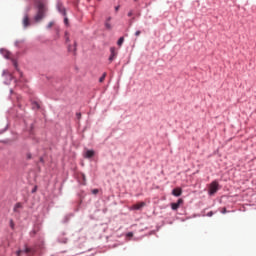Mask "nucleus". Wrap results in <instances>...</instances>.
I'll use <instances>...</instances> for the list:
<instances>
[{"mask_svg":"<svg viewBox=\"0 0 256 256\" xmlns=\"http://www.w3.org/2000/svg\"><path fill=\"white\" fill-rule=\"evenodd\" d=\"M45 11H47V7L45 6V4H43L42 2L38 3V12L36 14V16L34 17V21H36V23H39V21H41V19H43V17H45Z\"/></svg>","mask_w":256,"mask_h":256,"instance_id":"1","label":"nucleus"},{"mask_svg":"<svg viewBox=\"0 0 256 256\" xmlns=\"http://www.w3.org/2000/svg\"><path fill=\"white\" fill-rule=\"evenodd\" d=\"M217 191H219V182H217V180H214L213 182H211L210 186H209V195H215V193H217Z\"/></svg>","mask_w":256,"mask_h":256,"instance_id":"2","label":"nucleus"},{"mask_svg":"<svg viewBox=\"0 0 256 256\" xmlns=\"http://www.w3.org/2000/svg\"><path fill=\"white\" fill-rule=\"evenodd\" d=\"M145 205H147L145 202H138V203L132 205L130 209L132 211H141V209H143V207H145Z\"/></svg>","mask_w":256,"mask_h":256,"instance_id":"3","label":"nucleus"},{"mask_svg":"<svg viewBox=\"0 0 256 256\" xmlns=\"http://www.w3.org/2000/svg\"><path fill=\"white\" fill-rule=\"evenodd\" d=\"M110 52H111V54H110V57H109V61L111 62V61H113L117 58L118 52H117V49L115 47H111Z\"/></svg>","mask_w":256,"mask_h":256,"instance_id":"4","label":"nucleus"},{"mask_svg":"<svg viewBox=\"0 0 256 256\" xmlns=\"http://www.w3.org/2000/svg\"><path fill=\"white\" fill-rule=\"evenodd\" d=\"M181 205H183V199L182 198L178 199V201L176 203H172L171 204V209L173 211H177V209H179V207H181Z\"/></svg>","mask_w":256,"mask_h":256,"instance_id":"5","label":"nucleus"},{"mask_svg":"<svg viewBox=\"0 0 256 256\" xmlns=\"http://www.w3.org/2000/svg\"><path fill=\"white\" fill-rule=\"evenodd\" d=\"M182 194L183 190L181 188H175L172 190V195H174V197H181Z\"/></svg>","mask_w":256,"mask_h":256,"instance_id":"6","label":"nucleus"},{"mask_svg":"<svg viewBox=\"0 0 256 256\" xmlns=\"http://www.w3.org/2000/svg\"><path fill=\"white\" fill-rule=\"evenodd\" d=\"M95 156V151L93 150H87L85 153H84V157L86 159H91L92 157Z\"/></svg>","mask_w":256,"mask_h":256,"instance_id":"7","label":"nucleus"},{"mask_svg":"<svg viewBox=\"0 0 256 256\" xmlns=\"http://www.w3.org/2000/svg\"><path fill=\"white\" fill-rule=\"evenodd\" d=\"M111 17H108L105 21V28L108 29V31H111L113 29V26L111 25Z\"/></svg>","mask_w":256,"mask_h":256,"instance_id":"8","label":"nucleus"},{"mask_svg":"<svg viewBox=\"0 0 256 256\" xmlns=\"http://www.w3.org/2000/svg\"><path fill=\"white\" fill-rule=\"evenodd\" d=\"M57 9L59 11V13H62V15H67V11L65 10V7H63V4L58 3L57 5Z\"/></svg>","mask_w":256,"mask_h":256,"instance_id":"9","label":"nucleus"},{"mask_svg":"<svg viewBox=\"0 0 256 256\" xmlns=\"http://www.w3.org/2000/svg\"><path fill=\"white\" fill-rule=\"evenodd\" d=\"M20 209H23V204H21V202H18L15 204L13 211L14 213H20Z\"/></svg>","mask_w":256,"mask_h":256,"instance_id":"10","label":"nucleus"},{"mask_svg":"<svg viewBox=\"0 0 256 256\" xmlns=\"http://www.w3.org/2000/svg\"><path fill=\"white\" fill-rule=\"evenodd\" d=\"M0 52L5 57V59H11V52L5 49H1Z\"/></svg>","mask_w":256,"mask_h":256,"instance_id":"11","label":"nucleus"},{"mask_svg":"<svg viewBox=\"0 0 256 256\" xmlns=\"http://www.w3.org/2000/svg\"><path fill=\"white\" fill-rule=\"evenodd\" d=\"M23 25L24 27H29V25H31V22L29 21V16H24L23 18Z\"/></svg>","mask_w":256,"mask_h":256,"instance_id":"12","label":"nucleus"},{"mask_svg":"<svg viewBox=\"0 0 256 256\" xmlns=\"http://www.w3.org/2000/svg\"><path fill=\"white\" fill-rule=\"evenodd\" d=\"M30 252H31V249L25 248V250H19V251L17 252V256H21V255H23V253H24L25 255H27V253H30Z\"/></svg>","mask_w":256,"mask_h":256,"instance_id":"13","label":"nucleus"},{"mask_svg":"<svg viewBox=\"0 0 256 256\" xmlns=\"http://www.w3.org/2000/svg\"><path fill=\"white\" fill-rule=\"evenodd\" d=\"M124 41H125V38H124V37H120L119 40H118V42H117V45H118L119 47H121V45H123Z\"/></svg>","mask_w":256,"mask_h":256,"instance_id":"14","label":"nucleus"},{"mask_svg":"<svg viewBox=\"0 0 256 256\" xmlns=\"http://www.w3.org/2000/svg\"><path fill=\"white\" fill-rule=\"evenodd\" d=\"M105 77H107V73L106 72H104L103 75L100 77L99 83H103V81H105Z\"/></svg>","mask_w":256,"mask_h":256,"instance_id":"15","label":"nucleus"},{"mask_svg":"<svg viewBox=\"0 0 256 256\" xmlns=\"http://www.w3.org/2000/svg\"><path fill=\"white\" fill-rule=\"evenodd\" d=\"M10 227L11 229H15V222L13 220H10Z\"/></svg>","mask_w":256,"mask_h":256,"instance_id":"16","label":"nucleus"},{"mask_svg":"<svg viewBox=\"0 0 256 256\" xmlns=\"http://www.w3.org/2000/svg\"><path fill=\"white\" fill-rule=\"evenodd\" d=\"M39 108H40L39 104L37 102H35L33 104V109H39Z\"/></svg>","mask_w":256,"mask_h":256,"instance_id":"17","label":"nucleus"},{"mask_svg":"<svg viewBox=\"0 0 256 256\" xmlns=\"http://www.w3.org/2000/svg\"><path fill=\"white\" fill-rule=\"evenodd\" d=\"M92 193H93V195H97V193H99V190L98 189H93Z\"/></svg>","mask_w":256,"mask_h":256,"instance_id":"18","label":"nucleus"},{"mask_svg":"<svg viewBox=\"0 0 256 256\" xmlns=\"http://www.w3.org/2000/svg\"><path fill=\"white\" fill-rule=\"evenodd\" d=\"M51 27H53V22H50V23L47 25V29H51Z\"/></svg>","mask_w":256,"mask_h":256,"instance_id":"19","label":"nucleus"},{"mask_svg":"<svg viewBox=\"0 0 256 256\" xmlns=\"http://www.w3.org/2000/svg\"><path fill=\"white\" fill-rule=\"evenodd\" d=\"M64 23H65V25H69V19H68V18H65V19H64Z\"/></svg>","mask_w":256,"mask_h":256,"instance_id":"20","label":"nucleus"},{"mask_svg":"<svg viewBox=\"0 0 256 256\" xmlns=\"http://www.w3.org/2000/svg\"><path fill=\"white\" fill-rule=\"evenodd\" d=\"M135 35H136V37H139V35H141V31H139V30L136 31V32H135Z\"/></svg>","mask_w":256,"mask_h":256,"instance_id":"21","label":"nucleus"},{"mask_svg":"<svg viewBox=\"0 0 256 256\" xmlns=\"http://www.w3.org/2000/svg\"><path fill=\"white\" fill-rule=\"evenodd\" d=\"M128 17H133V11H130V12L128 13Z\"/></svg>","mask_w":256,"mask_h":256,"instance_id":"22","label":"nucleus"},{"mask_svg":"<svg viewBox=\"0 0 256 256\" xmlns=\"http://www.w3.org/2000/svg\"><path fill=\"white\" fill-rule=\"evenodd\" d=\"M77 119H81V113L76 114Z\"/></svg>","mask_w":256,"mask_h":256,"instance_id":"23","label":"nucleus"},{"mask_svg":"<svg viewBox=\"0 0 256 256\" xmlns=\"http://www.w3.org/2000/svg\"><path fill=\"white\" fill-rule=\"evenodd\" d=\"M208 217H213V213H212V212H209V213H208Z\"/></svg>","mask_w":256,"mask_h":256,"instance_id":"24","label":"nucleus"},{"mask_svg":"<svg viewBox=\"0 0 256 256\" xmlns=\"http://www.w3.org/2000/svg\"><path fill=\"white\" fill-rule=\"evenodd\" d=\"M115 11H116V12L119 11V6H116V7H115Z\"/></svg>","mask_w":256,"mask_h":256,"instance_id":"25","label":"nucleus"},{"mask_svg":"<svg viewBox=\"0 0 256 256\" xmlns=\"http://www.w3.org/2000/svg\"><path fill=\"white\" fill-rule=\"evenodd\" d=\"M222 213H227V209L224 208L223 211H222Z\"/></svg>","mask_w":256,"mask_h":256,"instance_id":"26","label":"nucleus"},{"mask_svg":"<svg viewBox=\"0 0 256 256\" xmlns=\"http://www.w3.org/2000/svg\"><path fill=\"white\" fill-rule=\"evenodd\" d=\"M19 75H20V77H23V73L22 72H19Z\"/></svg>","mask_w":256,"mask_h":256,"instance_id":"27","label":"nucleus"},{"mask_svg":"<svg viewBox=\"0 0 256 256\" xmlns=\"http://www.w3.org/2000/svg\"><path fill=\"white\" fill-rule=\"evenodd\" d=\"M66 41L69 42V37L66 38Z\"/></svg>","mask_w":256,"mask_h":256,"instance_id":"28","label":"nucleus"},{"mask_svg":"<svg viewBox=\"0 0 256 256\" xmlns=\"http://www.w3.org/2000/svg\"><path fill=\"white\" fill-rule=\"evenodd\" d=\"M82 177H83V180L85 181V175H82Z\"/></svg>","mask_w":256,"mask_h":256,"instance_id":"29","label":"nucleus"},{"mask_svg":"<svg viewBox=\"0 0 256 256\" xmlns=\"http://www.w3.org/2000/svg\"><path fill=\"white\" fill-rule=\"evenodd\" d=\"M68 51H71V47L68 48Z\"/></svg>","mask_w":256,"mask_h":256,"instance_id":"30","label":"nucleus"},{"mask_svg":"<svg viewBox=\"0 0 256 256\" xmlns=\"http://www.w3.org/2000/svg\"><path fill=\"white\" fill-rule=\"evenodd\" d=\"M15 67H17V63H14Z\"/></svg>","mask_w":256,"mask_h":256,"instance_id":"31","label":"nucleus"},{"mask_svg":"<svg viewBox=\"0 0 256 256\" xmlns=\"http://www.w3.org/2000/svg\"><path fill=\"white\" fill-rule=\"evenodd\" d=\"M134 1H137V0H134Z\"/></svg>","mask_w":256,"mask_h":256,"instance_id":"32","label":"nucleus"}]
</instances>
